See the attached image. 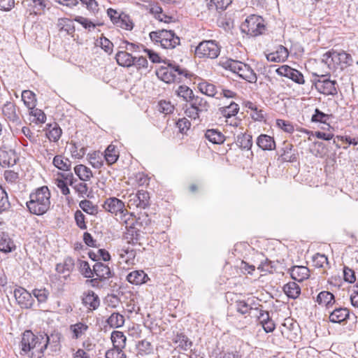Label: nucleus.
<instances>
[{"label": "nucleus", "instance_id": "obj_33", "mask_svg": "<svg viewBox=\"0 0 358 358\" xmlns=\"http://www.w3.org/2000/svg\"><path fill=\"white\" fill-rule=\"evenodd\" d=\"M110 339L113 343V348L117 349H124L125 348L127 338L122 331H113Z\"/></svg>", "mask_w": 358, "mask_h": 358}, {"label": "nucleus", "instance_id": "obj_4", "mask_svg": "<svg viewBox=\"0 0 358 358\" xmlns=\"http://www.w3.org/2000/svg\"><path fill=\"white\" fill-rule=\"evenodd\" d=\"M322 63L327 65L329 70L340 67L343 69L353 63L352 56L345 51L330 50L322 55Z\"/></svg>", "mask_w": 358, "mask_h": 358}, {"label": "nucleus", "instance_id": "obj_27", "mask_svg": "<svg viewBox=\"0 0 358 358\" xmlns=\"http://www.w3.org/2000/svg\"><path fill=\"white\" fill-rule=\"evenodd\" d=\"M350 311L346 308H336L329 315V320L334 323H341L349 317Z\"/></svg>", "mask_w": 358, "mask_h": 358}, {"label": "nucleus", "instance_id": "obj_50", "mask_svg": "<svg viewBox=\"0 0 358 358\" xmlns=\"http://www.w3.org/2000/svg\"><path fill=\"white\" fill-rule=\"evenodd\" d=\"M116 25L126 30H131L133 29V23L126 15H120L118 18Z\"/></svg>", "mask_w": 358, "mask_h": 358}, {"label": "nucleus", "instance_id": "obj_60", "mask_svg": "<svg viewBox=\"0 0 358 358\" xmlns=\"http://www.w3.org/2000/svg\"><path fill=\"white\" fill-rule=\"evenodd\" d=\"M75 21L82 24L84 28L87 29L89 30H91L96 27V24L94 23H93L89 19L82 16H77L75 18Z\"/></svg>", "mask_w": 358, "mask_h": 358}, {"label": "nucleus", "instance_id": "obj_29", "mask_svg": "<svg viewBox=\"0 0 358 358\" xmlns=\"http://www.w3.org/2000/svg\"><path fill=\"white\" fill-rule=\"evenodd\" d=\"M239 106L234 101H231L227 106L219 108V113L227 119L236 116L239 111Z\"/></svg>", "mask_w": 358, "mask_h": 358}, {"label": "nucleus", "instance_id": "obj_3", "mask_svg": "<svg viewBox=\"0 0 358 358\" xmlns=\"http://www.w3.org/2000/svg\"><path fill=\"white\" fill-rule=\"evenodd\" d=\"M103 208L106 211L114 215L117 220L124 223L127 227L129 224L131 226L134 224L135 219L132 214L128 213L124 203L120 199L116 197H110L104 201Z\"/></svg>", "mask_w": 358, "mask_h": 358}, {"label": "nucleus", "instance_id": "obj_7", "mask_svg": "<svg viewBox=\"0 0 358 358\" xmlns=\"http://www.w3.org/2000/svg\"><path fill=\"white\" fill-rule=\"evenodd\" d=\"M150 39L165 49H173L180 45V38L173 31L162 29L150 33Z\"/></svg>", "mask_w": 358, "mask_h": 358}, {"label": "nucleus", "instance_id": "obj_9", "mask_svg": "<svg viewBox=\"0 0 358 358\" xmlns=\"http://www.w3.org/2000/svg\"><path fill=\"white\" fill-rule=\"evenodd\" d=\"M241 29L251 36H259L265 30L264 20L259 15H252L246 18L241 25Z\"/></svg>", "mask_w": 358, "mask_h": 358}, {"label": "nucleus", "instance_id": "obj_54", "mask_svg": "<svg viewBox=\"0 0 358 358\" xmlns=\"http://www.w3.org/2000/svg\"><path fill=\"white\" fill-rule=\"evenodd\" d=\"M313 262L315 266L322 268L328 264V259L324 255L317 253L313 256Z\"/></svg>", "mask_w": 358, "mask_h": 358}, {"label": "nucleus", "instance_id": "obj_8", "mask_svg": "<svg viewBox=\"0 0 358 358\" xmlns=\"http://www.w3.org/2000/svg\"><path fill=\"white\" fill-rule=\"evenodd\" d=\"M220 53V45L214 40L203 41L195 49V55L202 59H215Z\"/></svg>", "mask_w": 358, "mask_h": 358}, {"label": "nucleus", "instance_id": "obj_24", "mask_svg": "<svg viewBox=\"0 0 358 358\" xmlns=\"http://www.w3.org/2000/svg\"><path fill=\"white\" fill-rule=\"evenodd\" d=\"M93 271L94 275L103 280L109 279L113 276L110 268L101 262H96L94 265Z\"/></svg>", "mask_w": 358, "mask_h": 358}, {"label": "nucleus", "instance_id": "obj_14", "mask_svg": "<svg viewBox=\"0 0 358 358\" xmlns=\"http://www.w3.org/2000/svg\"><path fill=\"white\" fill-rule=\"evenodd\" d=\"M276 73L281 76L291 79L299 85L304 84L305 83L303 74L298 70L292 69L287 65H282L277 69Z\"/></svg>", "mask_w": 358, "mask_h": 358}, {"label": "nucleus", "instance_id": "obj_58", "mask_svg": "<svg viewBox=\"0 0 358 358\" xmlns=\"http://www.w3.org/2000/svg\"><path fill=\"white\" fill-rule=\"evenodd\" d=\"M174 110L173 105L170 101H160L159 103V110L165 114H170Z\"/></svg>", "mask_w": 358, "mask_h": 358}, {"label": "nucleus", "instance_id": "obj_49", "mask_svg": "<svg viewBox=\"0 0 358 358\" xmlns=\"http://www.w3.org/2000/svg\"><path fill=\"white\" fill-rule=\"evenodd\" d=\"M232 0H210L209 7L215 8L217 10H223L226 9L231 3Z\"/></svg>", "mask_w": 358, "mask_h": 358}, {"label": "nucleus", "instance_id": "obj_17", "mask_svg": "<svg viewBox=\"0 0 358 358\" xmlns=\"http://www.w3.org/2000/svg\"><path fill=\"white\" fill-rule=\"evenodd\" d=\"M121 262H124L128 266L134 264L136 255V250L129 246H123L117 250Z\"/></svg>", "mask_w": 358, "mask_h": 358}, {"label": "nucleus", "instance_id": "obj_43", "mask_svg": "<svg viewBox=\"0 0 358 358\" xmlns=\"http://www.w3.org/2000/svg\"><path fill=\"white\" fill-rule=\"evenodd\" d=\"M119 155L116 147L113 145H109L105 150V159L110 164H114L118 159Z\"/></svg>", "mask_w": 358, "mask_h": 358}, {"label": "nucleus", "instance_id": "obj_19", "mask_svg": "<svg viewBox=\"0 0 358 358\" xmlns=\"http://www.w3.org/2000/svg\"><path fill=\"white\" fill-rule=\"evenodd\" d=\"M16 249V245L8 234L0 231V251L4 253L11 252Z\"/></svg>", "mask_w": 358, "mask_h": 358}, {"label": "nucleus", "instance_id": "obj_39", "mask_svg": "<svg viewBox=\"0 0 358 358\" xmlns=\"http://www.w3.org/2000/svg\"><path fill=\"white\" fill-rule=\"evenodd\" d=\"M199 90L203 94L214 97L217 94L216 87L207 81H203L198 84Z\"/></svg>", "mask_w": 358, "mask_h": 358}, {"label": "nucleus", "instance_id": "obj_44", "mask_svg": "<svg viewBox=\"0 0 358 358\" xmlns=\"http://www.w3.org/2000/svg\"><path fill=\"white\" fill-rule=\"evenodd\" d=\"M22 100L28 108H34L36 106L35 94L30 90H24L22 92Z\"/></svg>", "mask_w": 358, "mask_h": 358}, {"label": "nucleus", "instance_id": "obj_37", "mask_svg": "<svg viewBox=\"0 0 358 358\" xmlns=\"http://www.w3.org/2000/svg\"><path fill=\"white\" fill-rule=\"evenodd\" d=\"M206 138L214 144L224 143L225 138L222 132L217 129H208L205 134Z\"/></svg>", "mask_w": 358, "mask_h": 358}, {"label": "nucleus", "instance_id": "obj_23", "mask_svg": "<svg viewBox=\"0 0 358 358\" xmlns=\"http://www.w3.org/2000/svg\"><path fill=\"white\" fill-rule=\"evenodd\" d=\"M254 300L248 299L247 301H237L236 303V310L242 315L250 313L252 315L255 311H258V306H252Z\"/></svg>", "mask_w": 358, "mask_h": 358}, {"label": "nucleus", "instance_id": "obj_12", "mask_svg": "<svg viewBox=\"0 0 358 358\" xmlns=\"http://www.w3.org/2000/svg\"><path fill=\"white\" fill-rule=\"evenodd\" d=\"M13 294L17 303L22 308H31L34 303V297L23 287H19L15 289Z\"/></svg>", "mask_w": 358, "mask_h": 358}, {"label": "nucleus", "instance_id": "obj_1", "mask_svg": "<svg viewBox=\"0 0 358 358\" xmlns=\"http://www.w3.org/2000/svg\"><path fill=\"white\" fill-rule=\"evenodd\" d=\"M54 343H59V337L52 334L35 335L31 331H25L20 343V355H28L31 358H41L43 356L45 350L50 343V340Z\"/></svg>", "mask_w": 358, "mask_h": 358}, {"label": "nucleus", "instance_id": "obj_34", "mask_svg": "<svg viewBox=\"0 0 358 358\" xmlns=\"http://www.w3.org/2000/svg\"><path fill=\"white\" fill-rule=\"evenodd\" d=\"M189 101H190L189 105L200 114L208 110L209 105L208 102L201 97L193 96Z\"/></svg>", "mask_w": 358, "mask_h": 358}, {"label": "nucleus", "instance_id": "obj_13", "mask_svg": "<svg viewBox=\"0 0 358 358\" xmlns=\"http://www.w3.org/2000/svg\"><path fill=\"white\" fill-rule=\"evenodd\" d=\"M149 199L148 192L143 190L138 191L136 194H129L128 206L129 208L136 207L144 209L149 205Z\"/></svg>", "mask_w": 358, "mask_h": 358}, {"label": "nucleus", "instance_id": "obj_6", "mask_svg": "<svg viewBox=\"0 0 358 358\" xmlns=\"http://www.w3.org/2000/svg\"><path fill=\"white\" fill-rule=\"evenodd\" d=\"M156 73L160 80L166 83H180L182 79L187 78L188 75L187 70L175 64L160 67Z\"/></svg>", "mask_w": 358, "mask_h": 358}, {"label": "nucleus", "instance_id": "obj_46", "mask_svg": "<svg viewBox=\"0 0 358 358\" xmlns=\"http://www.w3.org/2000/svg\"><path fill=\"white\" fill-rule=\"evenodd\" d=\"M10 208L8 194L2 187H0V213L8 210Z\"/></svg>", "mask_w": 358, "mask_h": 358}, {"label": "nucleus", "instance_id": "obj_38", "mask_svg": "<svg viewBox=\"0 0 358 358\" xmlns=\"http://www.w3.org/2000/svg\"><path fill=\"white\" fill-rule=\"evenodd\" d=\"M54 166L59 170L67 171L71 169V162L62 155H56L52 162Z\"/></svg>", "mask_w": 358, "mask_h": 358}, {"label": "nucleus", "instance_id": "obj_10", "mask_svg": "<svg viewBox=\"0 0 358 358\" xmlns=\"http://www.w3.org/2000/svg\"><path fill=\"white\" fill-rule=\"evenodd\" d=\"M317 77L314 81V85L317 90L324 95H336L337 94V82L331 80L327 75L313 74Z\"/></svg>", "mask_w": 358, "mask_h": 358}, {"label": "nucleus", "instance_id": "obj_52", "mask_svg": "<svg viewBox=\"0 0 358 358\" xmlns=\"http://www.w3.org/2000/svg\"><path fill=\"white\" fill-rule=\"evenodd\" d=\"M57 27L60 31L69 33L73 29L71 22L68 18H60L58 20Z\"/></svg>", "mask_w": 358, "mask_h": 358}, {"label": "nucleus", "instance_id": "obj_61", "mask_svg": "<svg viewBox=\"0 0 358 358\" xmlns=\"http://www.w3.org/2000/svg\"><path fill=\"white\" fill-rule=\"evenodd\" d=\"M30 109L31 110L30 113L31 115L36 117L37 122L40 123H43L45 122L46 116L41 110L35 108V107Z\"/></svg>", "mask_w": 358, "mask_h": 358}, {"label": "nucleus", "instance_id": "obj_18", "mask_svg": "<svg viewBox=\"0 0 358 358\" xmlns=\"http://www.w3.org/2000/svg\"><path fill=\"white\" fill-rule=\"evenodd\" d=\"M289 52L287 49L282 45L276 47L275 50L268 54L266 59L272 62H283L288 57Z\"/></svg>", "mask_w": 358, "mask_h": 358}, {"label": "nucleus", "instance_id": "obj_2", "mask_svg": "<svg viewBox=\"0 0 358 358\" xmlns=\"http://www.w3.org/2000/svg\"><path fill=\"white\" fill-rule=\"evenodd\" d=\"M50 192L47 186L36 188L29 194V200L27 201V207L30 213L43 215L50 207Z\"/></svg>", "mask_w": 358, "mask_h": 358}, {"label": "nucleus", "instance_id": "obj_28", "mask_svg": "<svg viewBox=\"0 0 358 358\" xmlns=\"http://www.w3.org/2000/svg\"><path fill=\"white\" fill-rule=\"evenodd\" d=\"M117 64L122 66H131L134 64L136 57L126 51H120L115 56Z\"/></svg>", "mask_w": 358, "mask_h": 358}, {"label": "nucleus", "instance_id": "obj_40", "mask_svg": "<svg viewBox=\"0 0 358 358\" xmlns=\"http://www.w3.org/2000/svg\"><path fill=\"white\" fill-rule=\"evenodd\" d=\"M111 328H119L124 324V317L119 313H113L106 320Z\"/></svg>", "mask_w": 358, "mask_h": 358}, {"label": "nucleus", "instance_id": "obj_64", "mask_svg": "<svg viewBox=\"0 0 358 358\" xmlns=\"http://www.w3.org/2000/svg\"><path fill=\"white\" fill-rule=\"evenodd\" d=\"M189 121L186 118L180 119L176 122V126L181 133H185L190 127Z\"/></svg>", "mask_w": 358, "mask_h": 358}, {"label": "nucleus", "instance_id": "obj_31", "mask_svg": "<svg viewBox=\"0 0 358 358\" xmlns=\"http://www.w3.org/2000/svg\"><path fill=\"white\" fill-rule=\"evenodd\" d=\"M291 276L294 280L301 282L309 277V269L302 266H293L291 270Z\"/></svg>", "mask_w": 358, "mask_h": 358}, {"label": "nucleus", "instance_id": "obj_21", "mask_svg": "<svg viewBox=\"0 0 358 358\" xmlns=\"http://www.w3.org/2000/svg\"><path fill=\"white\" fill-rule=\"evenodd\" d=\"M83 303L90 310H96L100 304L99 296L92 291H88L84 294Z\"/></svg>", "mask_w": 358, "mask_h": 358}, {"label": "nucleus", "instance_id": "obj_36", "mask_svg": "<svg viewBox=\"0 0 358 358\" xmlns=\"http://www.w3.org/2000/svg\"><path fill=\"white\" fill-rule=\"evenodd\" d=\"M134 224L131 226H128V227L130 228V229L128 230L126 238L127 240V243H130L133 245H141V235L138 230H136L135 228L133 227ZM127 228V227L126 226Z\"/></svg>", "mask_w": 358, "mask_h": 358}, {"label": "nucleus", "instance_id": "obj_51", "mask_svg": "<svg viewBox=\"0 0 358 358\" xmlns=\"http://www.w3.org/2000/svg\"><path fill=\"white\" fill-rule=\"evenodd\" d=\"M62 129L60 127H59L56 124L52 127L51 125L50 126V129L48 133V138L54 142L57 141L61 135H62Z\"/></svg>", "mask_w": 358, "mask_h": 358}, {"label": "nucleus", "instance_id": "obj_59", "mask_svg": "<svg viewBox=\"0 0 358 358\" xmlns=\"http://www.w3.org/2000/svg\"><path fill=\"white\" fill-rule=\"evenodd\" d=\"M33 294L36 297L39 303L45 302L48 299L49 292L46 289H35L33 290Z\"/></svg>", "mask_w": 358, "mask_h": 358}, {"label": "nucleus", "instance_id": "obj_53", "mask_svg": "<svg viewBox=\"0 0 358 358\" xmlns=\"http://www.w3.org/2000/svg\"><path fill=\"white\" fill-rule=\"evenodd\" d=\"M329 115L325 114L323 112L320 111L318 108H316L315 110V113L311 117V120L312 122H321L325 124L327 121L329 120Z\"/></svg>", "mask_w": 358, "mask_h": 358}, {"label": "nucleus", "instance_id": "obj_25", "mask_svg": "<svg viewBox=\"0 0 358 358\" xmlns=\"http://www.w3.org/2000/svg\"><path fill=\"white\" fill-rule=\"evenodd\" d=\"M172 341L175 345H176V348L184 351H187L192 346V342L187 336L182 333H178L173 338Z\"/></svg>", "mask_w": 358, "mask_h": 358}, {"label": "nucleus", "instance_id": "obj_41", "mask_svg": "<svg viewBox=\"0 0 358 358\" xmlns=\"http://www.w3.org/2000/svg\"><path fill=\"white\" fill-rule=\"evenodd\" d=\"M236 144L242 149L250 150L252 145V136L247 134H238Z\"/></svg>", "mask_w": 358, "mask_h": 358}, {"label": "nucleus", "instance_id": "obj_15", "mask_svg": "<svg viewBox=\"0 0 358 358\" xmlns=\"http://www.w3.org/2000/svg\"><path fill=\"white\" fill-rule=\"evenodd\" d=\"M90 329L89 325L85 322H78L69 326V331L72 339L78 340L85 336Z\"/></svg>", "mask_w": 358, "mask_h": 358}, {"label": "nucleus", "instance_id": "obj_63", "mask_svg": "<svg viewBox=\"0 0 358 358\" xmlns=\"http://www.w3.org/2000/svg\"><path fill=\"white\" fill-rule=\"evenodd\" d=\"M89 162L95 169H100L103 166V162L96 153L89 155Z\"/></svg>", "mask_w": 358, "mask_h": 358}, {"label": "nucleus", "instance_id": "obj_47", "mask_svg": "<svg viewBox=\"0 0 358 358\" xmlns=\"http://www.w3.org/2000/svg\"><path fill=\"white\" fill-rule=\"evenodd\" d=\"M80 208L85 213L90 215H94L97 213V208L92 201L89 200H83L79 203Z\"/></svg>", "mask_w": 358, "mask_h": 358}, {"label": "nucleus", "instance_id": "obj_56", "mask_svg": "<svg viewBox=\"0 0 358 358\" xmlns=\"http://www.w3.org/2000/svg\"><path fill=\"white\" fill-rule=\"evenodd\" d=\"M257 317L259 322L262 324L270 320L269 314L267 311L263 310L258 308V311H255L252 315Z\"/></svg>", "mask_w": 358, "mask_h": 358}, {"label": "nucleus", "instance_id": "obj_55", "mask_svg": "<svg viewBox=\"0 0 358 358\" xmlns=\"http://www.w3.org/2000/svg\"><path fill=\"white\" fill-rule=\"evenodd\" d=\"M106 358H127L123 349L113 348L106 352Z\"/></svg>", "mask_w": 358, "mask_h": 358}, {"label": "nucleus", "instance_id": "obj_11", "mask_svg": "<svg viewBox=\"0 0 358 358\" xmlns=\"http://www.w3.org/2000/svg\"><path fill=\"white\" fill-rule=\"evenodd\" d=\"M2 114L6 120L13 123L14 125H20L21 114L16 106L10 101L6 102L1 108Z\"/></svg>", "mask_w": 358, "mask_h": 358}, {"label": "nucleus", "instance_id": "obj_20", "mask_svg": "<svg viewBox=\"0 0 358 358\" xmlns=\"http://www.w3.org/2000/svg\"><path fill=\"white\" fill-rule=\"evenodd\" d=\"M16 162L17 155L14 150H0V164L3 166H13Z\"/></svg>", "mask_w": 358, "mask_h": 358}, {"label": "nucleus", "instance_id": "obj_48", "mask_svg": "<svg viewBox=\"0 0 358 358\" xmlns=\"http://www.w3.org/2000/svg\"><path fill=\"white\" fill-rule=\"evenodd\" d=\"M79 271L85 278H90L94 276L93 269L92 270L88 262L80 260L78 262Z\"/></svg>", "mask_w": 358, "mask_h": 358}, {"label": "nucleus", "instance_id": "obj_30", "mask_svg": "<svg viewBox=\"0 0 358 358\" xmlns=\"http://www.w3.org/2000/svg\"><path fill=\"white\" fill-rule=\"evenodd\" d=\"M257 144L263 150H272L275 148L273 138L266 134H261L257 138Z\"/></svg>", "mask_w": 358, "mask_h": 358}, {"label": "nucleus", "instance_id": "obj_35", "mask_svg": "<svg viewBox=\"0 0 358 358\" xmlns=\"http://www.w3.org/2000/svg\"><path fill=\"white\" fill-rule=\"evenodd\" d=\"M285 294L292 299H296L301 294V288L295 282H289L283 287Z\"/></svg>", "mask_w": 358, "mask_h": 358}, {"label": "nucleus", "instance_id": "obj_45", "mask_svg": "<svg viewBox=\"0 0 358 358\" xmlns=\"http://www.w3.org/2000/svg\"><path fill=\"white\" fill-rule=\"evenodd\" d=\"M177 95L184 100L189 101L193 96L192 90L186 85H180L176 91Z\"/></svg>", "mask_w": 358, "mask_h": 358}, {"label": "nucleus", "instance_id": "obj_5", "mask_svg": "<svg viewBox=\"0 0 358 358\" xmlns=\"http://www.w3.org/2000/svg\"><path fill=\"white\" fill-rule=\"evenodd\" d=\"M222 66L236 74L246 81L255 83L257 77L254 70L247 64L238 60L227 59L222 62Z\"/></svg>", "mask_w": 358, "mask_h": 358}, {"label": "nucleus", "instance_id": "obj_57", "mask_svg": "<svg viewBox=\"0 0 358 358\" xmlns=\"http://www.w3.org/2000/svg\"><path fill=\"white\" fill-rule=\"evenodd\" d=\"M97 42L106 52L110 54L113 52V44L107 38L102 36Z\"/></svg>", "mask_w": 358, "mask_h": 358}, {"label": "nucleus", "instance_id": "obj_32", "mask_svg": "<svg viewBox=\"0 0 358 358\" xmlns=\"http://www.w3.org/2000/svg\"><path fill=\"white\" fill-rule=\"evenodd\" d=\"M74 172L79 179L83 182L89 181L93 177L91 169L83 164L76 166L74 167Z\"/></svg>", "mask_w": 358, "mask_h": 358}, {"label": "nucleus", "instance_id": "obj_62", "mask_svg": "<svg viewBox=\"0 0 358 358\" xmlns=\"http://www.w3.org/2000/svg\"><path fill=\"white\" fill-rule=\"evenodd\" d=\"M138 348L140 352H143L144 354H149L152 350V347L151 343L145 340H143L139 342L138 345Z\"/></svg>", "mask_w": 358, "mask_h": 358}, {"label": "nucleus", "instance_id": "obj_42", "mask_svg": "<svg viewBox=\"0 0 358 358\" xmlns=\"http://www.w3.org/2000/svg\"><path fill=\"white\" fill-rule=\"evenodd\" d=\"M316 301L320 305L329 306L334 303V296L329 292L322 291L317 295Z\"/></svg>", "mask_w": 358, "mask_h": 358}, {"label": "nucleus", "instance_id": "obj_26", "mask_svg": "<svg viewBox=\"0 0 358 358\" xmlns=\"http://www.w3.org/2000/svg\"><path fill=\"white\" fill-rule=\"evenodd\" d=\"M74 266V259L71 257H66L63 263L57 264L56 271L57 273L63 274L64 277H66L69 275V273L73 270Z\"/></svg>", "mask_w": 358, "mask_h": 358}, {"label": "nucleus", "instance_id": "obj_16", "mask_svg": "<svg viewBox=\"0 0 358 358\" xmlns=\"http://www.w3.org/2000/svg\"><path fill=\"white\" fill-rule=\"evenodd\" d=\"M61 176L64 180H69V185L73 187L80 196L83 197L87 195L89 187L86 183L83 181L73 185L76 180L74 179L72 173L68 174L62 173Z\"/></svg>", "mask_w": 358, "mask_h": 358}, {"label": "nucleus", "instance_id": "obj_22", "mask_svg": "<svg viewBox=\"0 0 358 358\" xmlns=\"http://www.w3.org/2000/svg\"><path fill=\"white\" fill-rule=\"evenodd\" d=\"M148 279V275L142 270L131 271L127 276V281L136 285L143 284Z\"/></svg>", "mask_w": 358, "mask_h": 358}]
</instances>
